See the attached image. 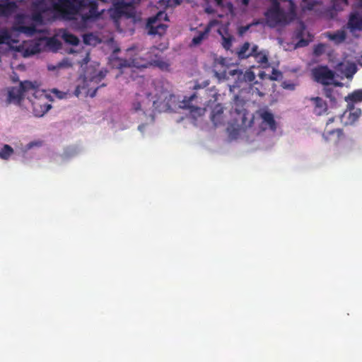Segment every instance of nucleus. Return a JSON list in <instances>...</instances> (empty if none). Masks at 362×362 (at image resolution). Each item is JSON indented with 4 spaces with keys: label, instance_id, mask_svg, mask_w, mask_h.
<instances>
[{
    "label": "nucleus",
    "instance_id": "1",
    "mask_svg": "<svg viewBox=\"0 0 362 362\" xmlns=\"http://www.w3.org/2000/svg\"><path fill=\"white\" fill-rule=\"evenodd\" d=\"M34 11L32 19L39 21L42 13L53 8L68 20L74 19L78 13H82L84 21L95 19L100 15L98 12V4L95 0H37L33 2Z\"/></svg>",
    "mask_w": 362,
    "mask_h": 362
},
{
    "label": "nucleus",
    "instance_id": "2",
    "mask_svg": "<svg viewBox=\"0 0 362 362\" xmlns=\"http://www.w3.org/2000/svg\"><path fill=\"white\" fill-rule=\"evenodd\" d=\"M289 12L286 13L280 7V2L274 1L271 2L270 8L265 11L264 16L267 18V25L270 28H275L279 25L289 23L296 16V5L292 0H288Z\"/></svg>",
    "mask_w": 362,
    "mask_h": 362
},
{
    "label": "nucleus",
    "instance_id": "3",
    "mask_svg": "<svg viewBox=\"0 0 362 362\" xmlns=\"http://www.w3.org/2000/svg\"><path fill=\"white\" fill-rule=\"evenodd\" d=\"M29 91L33 92L34 97L36 96V93H40L38 90L35 89L34 85L29 81H21L17 87L8 88V104H20L23 100L25 93Z\"/></svg>",
    "mask_w": 362,
    "mask_h": 362
},
{
    "label": "nucleus",
    "instance_id": "4",
    "mask_svg": "<svg viewBox=\"0 0 362 362\" xmlns=\"http://www.w3.org/2000/svg\"><path fill=\"white\" fill-rule=\"evenodd\" d=\"M153 100L154 98L151 93L141 90L136 93V98L132 102V110L134 112H142L144 115L157 112L154 109V105H152Z\"/></svg>",
    "mask_w": 362,
    "mask_h": 362
},
{
    "label": "nucleus",
    "instance_id": "5",
    "mask_svg": "<svg viewBox=\"0 0 362 362\" xmlns=\"http://www.w3.org/2000/svg\"><path fill=\"white\" fill-rule=\"evenodd\" d=\"M163 22H168V16L165 11H160L156 16L148 18V34L150 35L163 36L166 33L168 26Z\"/></svg>",
    "mask_w": 362,
    "mask_h": 362
},
{
    "label": "nucleus",
    "instance_id": "6",
    "mask_svg": "<svg viewBox=\"0 0 362 362\" xmlns=\"http://www.w3.org/2000/svg\"><path fill=\"white\" fill-rule=\"evenodd\" d=\"M153 96L155 99L153 100V105L158 112L171 110L172 107L177 102L176 96L164 89L159 90Z\"/></svg>",
    "mask_w": 362,
    "mask_h": 362
},
{
    "label": "nucleus",
    "instance_id": "7",
    "mask_svg": "<svg viewBox=\"0 0 362 362\" xmlns=\"http://www.w3.org/2000/svg\"><path fill=\"white\" fill-rule=\"evenodd\" d=\"M56 44H59V42L54 37H40L30 42V45L27 46L24 50V57L35 55L46 47H50Z\"/></svg>",
    "mask_w": 362,
    "mask_h": 362
},
{
    "label": "nucleus",
    "instance_id": "8",
    "mask_svg": "<svg viewBox=\"0 0 362 362\" xmlns=\"http://www.w3.org/2000/svg\"><path fill=\"white\" fill-rule=\"evenodd\" d=\"M228 75L233 79V83H235L233 86L238 88L244 84H250L256 78L255 73L250 69L243 71L238 68L230 69L228 71Z\"/></svg>",
    "mask_w": 362,
    "mask_h": 362
},
{
    "label": "nucleus",
    "instance_id": "9",
    "mask_svg": "<svg viewBox=\"0 0 362 362\" xmlns=\"http://www.w3.org/2000/svg\"><path fill=\"white\" fill-rule=\"evenodd\" d=\"M311 74L314 81L323 86L332 84L334 79V72L327 66H317L312 69Z\"/></svg>",
    "mask_w": 362,
    "mask_h": 362
},
{
    "label": "nucleus",
    "instance_id": "10",
    "mask_svg": "<svg viewBox=\"0 0 362 362\" xmlns=\"http://www.w3.org/2000/svg\"><path fill=\"white\" fill-rule=\"evenodd\" d=\"M32 103V110H33L34 116L42 117L51 109V105L47 103V98L45 93H40V96L34 97L30 100Z\"/></svg>",
    "mask_w": 362,
    "mask_h": 362
},
{
    "label": "nucleus",
    "instance_id": "11",
    "mask_svg": "<svg viewBox=\"0 0 362 362\" xmlns=\"http://www.w3.org/2000/svg\"><path fill=\"white\" fill-rule=\"evenodd\" d=\"M259 118L262 122L259 124V129L256 131V134L264 132L266 129H269L272 132L276 130V122L274 119L273 114L267 110H261L259 112Z\"/></svg>",
    "mask_w": 362,
    "mask_h": 362
},
{
    "label": "nucleus",
    "instance_id": "12",
    "mask_svg": "<svg viewBox=\"0 0 362 362\" xmlns=\"http://www.w3.org/2000/svg\"><path fill=\"white\" fill-rule=\"evenodd\" d=\"M362 111L360 108L356 107L353 104H347V109L341 115V121L345 126L352 125L361 117Z\"/></svg>",
    "mask_w": 362,
    "mask_h": 362
},
{
    "label": "nucleus",
    "instance_id": "13",
    "mask_svg": "<svg viewBox=\"0 0 362 362\" xmlns=\"http://www.w3.org/2000/svg\"><path fill=\"white\" fill-rule=\"evenodd\" d=\"M25 16L24 15H19L18 16V22L15 24V30L23 33L27 37H33L34 35L37 33L36 27L34 24H30L28 25H25L23 24V22H25Z\"/></svg>",
    "mask_w": 362,
    "mask_h": 362
},
{
    "label": "nucleus",
    "instance_id": "14",
    "mask_svg": "<svg viewBox=\"0 0 362 362\" xmlns=\"http://www.w3.org/2000/svg\"><path fill=\"white\" fill-rule=\"evenodd\" d=\"M347 28L351 32L362 31V13L354 11L349 14Z\"/></svg>",
    "mask_w": 362,
    "mask_h": 362
},
{
    "label": "nucleus",
    "instance_id": "15",
    "mask_svg": "<svg viewBox=\"0 0 362 362\" xmlns=\"http://www.w3.org/2000/svg\"><path fill=\"white\" fill-rule=\"evenodd\" d=\"M250 43L248 42H245L240 47H239L238 51H237V56H238V59L240 60L248 59L250 57L252 54L257 53L258 51V46L254 45L250 49Z\"/></svg>",
    "mask_w": 362,
    "mask_h": 362
},
{
    "label": "nucleus",
    "instance_id": "16",
    "mask_svg": "<svg viewBox=\"0 0 362 362\" xmlns=\"http://www.w3.org/2000/svg\"><path fill=\"white\" fill-rule=\"evenodd\" d=\"M313 103V112L317 116H320L325 113L327 110V103L319 97L311 98Z\"/></svg>",
    "mask_w": 362,
    "mask_h": 362
},
{
    "label": "nucleus",
    "instance_id": "17",
    "mask_svg": "<svg viewBox=\"0 0 362 362\" xmlns=\"http://www.w3.org/2000/svg\"><path fill=\"white\" fill-rule=\"evenodd\" d=\"M98 87L91 90L90 89L87 88L86 81H83V85H78L75 88L74 95L76 97H79L81 95H83L84 97L89 96L91 98H93L95 96L96 91L98 90Z\"/></svg>",
    "mask_w": 362,
    "mask_h": 362
},
{
    "label": "nucleus",
    "instance_id": "18",
    "mask_svg": "<svg viewBox=\"0 0 362 362\" xmlns=\"http://www.w3.org/2000/svg\"><path fill=\"white\" fill-rule=\"evenodd\" d=\"M17 8L18 6L15 1H7L4 3L0 5V16L8 17L11 15H13Z\"/></svg>",
    "mask_w": 362,
    "mask_h": 362
},
{
    "label": "nucleus",
    "instance_id": "19",
    "mask_svg": "<svg viewBox=\"0 0 362 362\" xmlns=\"http://www.w3.org/2000/svg\"><path fill=\"white\" fill-rule=\"evenodd\" d=\"M211 120L215 127L223 123V107L221 104H216L211 112Z\"/></svg>",
    "mask_w": 362,
    "mask_h": 362
},
{
    "label": "nucleus",
    "instance_id": "20",
    "mask_svg": "<svg viewBox=\"0 0 362 362\" xmlns=\"http://www.w3.org/2000/svg\"><path fill=\"white\" fill-rule=\"evenodd\" d=\"M327 37L329 38V40L333 41L337 45H339L346 40V33L344 31V30H338L335 33H328L327 34Z\"/></svg>",
    "mask_w": 362,
    "mask_h": 362
},
{
    "label": "nucleus",
    "instance_id": "21",
    "mask_svg": "<svg viewBox=\"0 0 362 362\" xmlns=\"http://www.w3.org/2000/svg\"><path fill=\"white\" fill-rule=\"evenodd\" d=\"M250 57H253L254 59H255L256 62L261 64L263 68L268 66L267 52L264 51H259L254 53V54L250 55Z\"/></svg>",
    "mask_w": 362,
    "mask_h": 362
},
{
    "label": "nucleus",
    "instance_id": "22",
    "mask_svg": "<svg viewBox=\"0 0 362 362\" xmlns=\"http://www.w3.org/2000/svg\"><path fill=\"white\" fill-rule=\"evenodd\" d=\"M345 101H346L347 103H349H349H361L362 102V89L355 90L351 93H349V95H347V96L345 97Z\"/></svg>",
    "mask_w": 362,
    "mask_h": 362
},
{
    "label": "nucleus",
    "instance_id": "23",
    "mask_svg": "<svg viewBox=\"0 0 362 362\" xmlns=\"http://www.w3.org/2000/svg\"><path fill=\"white\" fill-rule=\"evenodd\" d=\"M209 31L210 25H207L206 28H205V29H204L203 30L199 31V33H198V35L194 37V38H192V40H191V43H192V45L194 46L200 45V43L204 40V39L207 37Z\"/></svg>",
    "mask_w": 362,
    "mask_h": 362
},
{
    "label": "nucleus",
    "instance_id": "24",
    "mask_svg": "<svg viewBox=\"0 0 362 362\" xmlns=\"http://www.w3.org/2000/svg\"><path fill=\"white\" fill-rule=\"evenodd\" d=\"M248 114L244 113L243 116H241V128L245 130L250 129L254 127L255 123V117L254 116H251L248 117Z\"/></svg>",
    "mask_w": 362,
    "mask_h": 362
},
{
    "label": "nucleus",
    "instance_id": "25",
    "mask_svg": "<svg viewBox=\"0 0 362 362\" xmlns=\"http://www.w3.org/2000/svg\"><path fill=\"white\" fill-rule=\"evenodd\" d=\"M11 35L7 30H0V54L3 53L2 47L10 45Z\"/></svg>",
    "mask_w": 362,
    "mask_h": 362
},
{
    "label": "nucleus",
    "instance_id": "26",
    "mask_svg": "<svg viewBox=\"0 0 362 362\" xmlns=\"http://www.w3.org/2000/svg\"><path fill=\"white\" fill-rule=\"evenodd\" d=\"M62 40L65 41L66 43L73 45V46H77V45L79 43V40L75 35L71 34L67 31L62 33Z\"/></svg>",
    "mask_w": 362,
    "mask_h": 362
},
{
    "label": "nucleus",
    "instance_id": "27",
    "mask_svg": "<svg viewBox=\"0 0 362 362\" xmlns=\"http://www.w3.org/2000/svg\"><path fill=\"white\" fill-rule=\"evenodd\" d=\"M195 98H197V95L195 93H192L189 97L185 96V98H183L182 102H181V105H180L179 107L190 110H193L194 106L191 105V102Z\"/></svg>",
    "mask_w": 362,
    "mask_h": 362
},
{
    "label": "nucleus",
    "instance_id": "28",
    "mask_svg": "<svg viewBox=\"0 0 362 362\" xmlns=\"http://www.w3.org/2000/svg\"><path fill=\"white\" fill-rule=\"evenodd\" d=\"M331 136H336V142H338L340 140V138L344 136V134L342 133L341 129H334L326 131L323 133V137L327 140H328L329 137Z\"/></svg>",
    "mask_w": 362,
    "mask_h": 362
},
{
    "label": "nucleus",
    "instance_id": "29",
    "mask_svg": "<svg viewBox=\"0 0 362 362\" xmlns=\"http://www.w3.org/2000/svg\"><path fill=\"white\" fill-rule=\"evenodd\" d=\"M13 153V149L8 144H4L0 150V158L7 160Z\"/></svg>",
    "mask_w": 362,
    "mask_h": 362
},
{
    "label": "nucleus",
    "instance_id": "30",
    "mask_svg": "<svg viewBox=\"0 0 362 362\" xmlns=\"http://www.w3.org/2000/svg\"><path fill=\"white\" fill-rule=\"evenodd\" d=\"M153 66H156L162 71H167L168 70L169 68V64L167 62L162 59L153 60Z\"/></svg>",
    "mask_w": 362,
    "mask_h": 362
},
{
    "label": "nucleus",
    "instance_id": "31",
    "mask_svg": "<svg viewBox=\"0 0 362 362\" xmlns=\"http://www.w3.org/2000/svg\"><path fill=\"white\" fill-rule=\"evenodd\" d=\"M324 52H325V45H324L322 43H320V44L315 45V47H314V49H313L314 56L319 57V56L322 55L324 53Z\"/></svg>",
    "mask_w": 362,
    "mask_h": 362
},
{
    "label": "nucleus",
    "instance_id": "32",
    "mask_svg": "<svg viewBox=\"0 0 362 362\" xmlns=\"http://www.w3.org/2000/svg\"><path fill=\"white\" fill-rule=\"evenodd\" d=\"M302 1L304 3L303 8L305 10L312 11L316 5V1L313 0H302Z\"/></svg>",
    "mask_w": 362,
    "mask_h": 362
},
{
    "label": "nucleus",
    "instance_id": "33",
    "mask_svg": "<svg viewBox=\"0 0 362 362\" xmlns=\"http://www.w3.org/2000/svg\"><path fill=\"white\" fill-rule=\"evenodd\" d=\"M95 41V37L91 33L83 35V42L86 45H90Z\"/></svg>",
    "mask_w": 362,
    "mask_h": 362
},
{
    "label": "nucleus",
    "instance_id": "34",
    "mask_svg": "<svg viewBox=\"0 0 362 362\" xmlns=\"http://www.w3.org/2000/svg\"><path fill=\"white\" fill-rule=\"evenodd\" d=\"M222 46L226 50L230 49L232 46V39L230 37H223V42H222Z\"/></svg>",
    "mask_w": 362,
    "mask_h": 362
},
{
    "label": "nucleus",
    "instance_id": "35",
    "mask_svg": "<svg viewBox=\"0 0 362 362\" xmlns=\"http://www.w3.org/2000/svg\"><path fill=\"white\" fill-rule=\"evenodd\" d=\"M323 92H325L326 98H329L332 100L334 99L332 96V89L331 88H325V89H323Z\"/></svg>",
    "mask_w": 362,
    "mask_h": 362
},
{
    "label": "nucleus",
    "instance_id": "36",
    "mask_svg": "<svg viewBox=\"0 0 362 362\" xmlns=\"http://www.w3.org/2000/svg\"><path fill=\"white\" fill-rule=\"evenodd\" d=\"M105 2H111L112 4L117 6L119 4H123L125 2V0H103Z\"/></svg>",
    "mask_w": 362,
    "mask_h": 362
},
{
    "label": "nucleus",
    "instance_id": "37",
    "mask_svg": "<svg viewBox=\"0 0 362 362\" xmlns=\"http://www.w3.org/2000/svg\"><path fill=\"white\" fill-rule=\"evenodd\" d=\"M130 66H135L136 68H139L140 66H144L142 64H139L136 62V59H133L131 60Z\"/></svg>",
    "mask_w": 362,
    "mask_h": 362
},
{
    "label": "nucleus",
    "instance_id": "38",
    "mask_svg": "<svg viewBox=\"0 0 362 362\" xmlns=\"http://www.w3.org/2000/svg\"><path fill=\"white\" fill-rule=\"evenodd\" d=\"M104 78V74H103V72H100V73H99V74H98V78H99V79H102V78Z\"/></svg>",
    "mask_w": 362,
    "mask_h": 362
},
{
    "label": "nucleus",
    "instance_id": "39",
    "mask_svg": "<svg viewBox=\"0 0 362 362\" xmlns=\"http://www.w3.org/2000/svg\"><path fill=\"white\" fill-rule=\"evenodd\" d=\"M216 5L221 6L223 4V0H214Z\"/></svg>",
    "mask_w": 362,
    "mask_h": 362
},
{
    "label": "nucleus",
    "instance_id": "40",
    "mask_svg": "<svg viewBox=\"0 0 362 362\" xmlns=\"http://www.w3.org/2000/svg\"><path fill=\"white\" fill-rule=\"evenodd\" d=\"M241 2H243L244 5H248L249 0H241Z\"/></svg>",
    "mask_w": 362,
    "mask_h": 362
},
{
    "label": "nucleus",
    "instance_id": "41",
    "mask_svg": "<svg viewBox=\"0 0 362 362\" xmlns=\"http://www.w3.org/2000/svg\"><path fill=\"white\" fill-rule=\"evenodd\" d=\"M300 45H302V46L306 45V42H303V40H300Z\"/></svg>",
    "mask_w": 362,
    "mask_h": 362
},
{
    "label": "nucleus",
    "instance_id": "42",
    "mask_svg": "<svg viewBox=\"0 0 362 362\" xmlns=\"http://www.w3.org/2000/svg\"><path fill=\"white\" fill-rule=\"evenodd\" d=\"M358 9L362 10V0L360 1V6H358Z\"/></svg>",
    "mask_w": 362,
    "mask_h": 362
},
{
    "label": "nucleus",
    "instance_id": "43",
    "mask_svg": "<svg viewBox=\"0 0 362 362\" xmlns=\"http://www.w3.org/2000/svg\"><path fill=\"white\" fill-rule=\"evenodd\" d=\"M333 122V118L329 119L328 122L327 124H329Z\"/></svg>",
    "mask_w": 362,
    "mask_h": 362
},
{
    "label": "nucleus",
    "instance_id": "44",
    "mask_svg": "<svg viewBox=\"0 0 362 362\" xmlns=\"http://www.w3.org/2000/svg\"><path fill=\"white\" fill-rule=\"evenodd\" d=\"M241 29L244 30V31L248 30V27H245V28H241Z\"/></svg>",
    "mask_w": 362,
    "mask_h": 362
},
{
    "label": "nucleus",
    "instance_id": "45",
    "mask_svg": "<svg viewBox=\"0 0 362 362\" xmlns=\"http://www.w3.org/2000/svg\"><path fill=\"white\" fill-rule=\"evenodd\" d=\"M262 76H264V72H261V74H259V77H262Z\"/></svg>",
    "mask_w": 362,
    "mask_h": 362
},
{
    "label": "nucleus",
    "instance_id": "46",
    "mask_svg": "<svg viewBox=\"0 0 362 362\" xmlns=\"http://www.w3.org/2000/svg\"><path fill=\"white\" fill-rule=\"evenodd\" d=\"M175 3H177V4H180V0H175Z\"/></svg>",
    "mask_w": 362,
    "mask_h": 362
},
{
    "label": "nucleus",
    "instance_id": "47",
    "mask_svg": "<svg viewBox=\"0 0 362 362\" xmlns=\"http://www.w3.org/2000/svg\"><path fill=\"white\" fill-rule=\"evenodd\" d=\"M13 81H18V78H13Z\"/></svg>",
    "mask_w": 362,
    "mask_h": 362
},
{
    "label": "nucleus",
    "instance_id": "48",
    "mask_svg": "<svg viewBox=\"0 0 362 362\" xmlns=\"http://www.w3.org/2000/svg\"><path fill=\"white\" fill-rule=\"evenodd\" d=\"M361 0H358V2H361ZM358 6H359V3L358 4Z\"/></svg>",
    "mask_w": 362,
    "mask_h": 362
},
{
    "label": "nucleus",
    "instance_id": "49",
    "mask_svg": "<svg viewBox=\"0 0 362 362\" xmlns=\"http://www.w3.org/2000/svg\"><path fill=\"white\" fill-rule=\"evenodd\" d=\"M274 1H279V0H272V2Z\"/></svg>",
    "mask_w": 362,
    "mask_h": 362
},
{
    "label": "nucleus",
    "instance_id": "50",
    "mask_svg": "<svg viewBox=\"0 0 362 362\" xmlns=\"http://www.w3.org/2000/svg\"><path fill=\"white\" fill-rule=\"evenodd\" d=\"M0 5H2V4H0Z\"/></svg>",
    "mask_w": 362,
    "mask_h": 362
}]
</instances>
